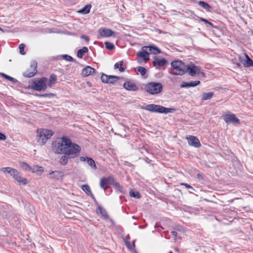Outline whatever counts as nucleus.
I'll list each match as a JSON object with an SVG mask.
<instances>
[{
  "label": "nucleus",
  "instance_id": "f257e3e1",
  "mask_svg": "<svg viewBox=\"0 0 253 253\" xmlns=\"http://www.w3.org/2000/svg\"><path fill=\"white\" fill-rule=\"evenodd\" d=\"M171 73L175 75H183L185 73L186 65L180 60H174L171 62Z\"/></svg>",
  "mask_w": 253,
  "mask_h": 253
},
{
  "label": "nucleus",
  "instance_id": "f03ea898",
  "mask_svg": "<svg viewBox=\"0 0 253 253\" xmlns=\"http://www.w3.org/2000/svg\"><path fill=\"white\" fill-rule=\"evenodd\" d=\"M38 133V141H41L42 145L44 144L47 140L51 138L53 135L54 132L51 129L45 128L38 129L37 130Z\"/></svg>",
  "mask_w": 253,
  "mask_h": 253
},
{
  "label": "nucleus",
  "instance_id": "7ed1b4c3",
  "mask_svg": "<svg viewBox=\"0 0 253 253\" xmlns=\"http://www.w3.org/2000/svg\"><path fill=\"white\" fill-rule=\"evenodd\" d=\"M145 90L151 94H157L163 90V85L160 83L151 82L145 86Z\"/></svg>",
  "mask_w": 253,
  "mask_h": 253
},
{
  "label": "nucleus",
  "instance_id": "20e7f679",
  "mask_svg": "<svg viewBox=\"0 0 253 253\" xmlns=\"http://www.w3.org/2000/svg\"><path fill=\"white\" fill-rule=\"evenodd\" d=\"M47 79L45 77L41 78L39 79H35L33 81V84L31 88L36 91L44 90L47 87Z\"/></svg>",
  "mask_w": 253,
  "mask_h": 253
},
{
  "label": "nucleus",
  "instance_id": "39448f33",
  "mask_svg": "<svg viewBox=\"0 0 253 253\" xmlns=\"http://www.w3.org/2000/svg\"><path fill=\"white\" fill-rule=\"evenodd\" d=\"M81 151V147L76 143H73L67 148L65 152L66 155H68L71 159L78 157Z\"/></svg>",
  "mask_w": 253,
  "mask_h": 253
},
{
  "label": "nucleus",
  "instance_id": "423d86ee",
  "mask_svg": "<svg viewBox=\"0 0 253 253\" xmlns=\"http://www.w3.org/2000/svg\"><path fill=\"white\" fill-rule=\"evenodd\" d=\"M114 177L112 176L103 177L100 179L99 185L104 191L110 187L114 182Z\"/></svg>",
  "mask_w": 253,
  "mask_h": 253
},
{
  "label": "nucleus",
  "instance_id": "0eeeda50",
  "mask_svg": "<svg viewBox=\"0 0 253 253\" xmlns=\"http://www.w3.org/2000/svg\"><path fill=\"white\" fill-rule=\"evenodd\" d=\"M185 73H188V74L192 77L195 76L196 74L199 75L200 74H202L203 75H204V73L201 71V69L199 67L194 64L186 66Z\"/></svg>",
  "mask_w": 253,
  "mask_h": 253
},
{
  "label": "nucleus",
  "instance_id": "6e6552de",
  "mask_svg": "<svg viewBox=\"0 0 253 253\" xmlns=\"http://www.w3.org/2000/svg\"><path fill=\"white\" fill-rule=\"evenodd\" d=\"M37 63L33 62L31 63L30 67L27 69L23 74V75L26 78L34 77L37 73Z\"/></svg>",
  "mask_w": 253,
  "mask_h": 253
},
{
  "label": "nucleus",
  "instance_id": "1a4fd4ad",
  "mask_svg": "<svg viewBox=\"0 0 253 253\" xmlns=\"http://www.w3.org/2000/svg\"><path fill=\"white\" fill-rule=\"evenodd\" d=\"M225 122L227 124L232 123L233 124L240 125L239 120L236 117L235 115L231 113H228L222 116Z\"/></svg>",
  "mask_w": 253,
  "mask_h": 253
},
{
  "label": "nucleus",
  "instance_id": "9d476101",
  "mask_svg": "<svg viewBox=\"0 0 253 253\" xmlns=\"http://www.w3.org/2000/svg\"><path fill=\"white\" fill-rule=\"evenodd\" d=\"M186 138L189 145L195 148H200L201 147V143L196 136L189 135Z\"/></svg>",
  "mask_w": 253,
  "mask_h": 253
},
{
  "label": "nucleus",
  "instance_id": "9b49d317",
  "mask_svg": "<svg viewBox=\"0 0 253 253\" xmlns=\"http://www.w3.org/2000/svg\"><path fill=\"white\" fill-rule=\"evenodd\" d=\"M49 174L50 178L57 180H62L65 175L64 171H51Z\"/></svg>",
  "mask_w": 253,
  "mask_h": 253
},
{
  "label": "nucleus",
  "instance_id": "f8f14e48",
  "mask_svg": "<svg viewBox=\"0 0 253 253\" xmlns=\"http://www.w3.org/2000/svg\"><path fill=\"white\" fill-rule=\"evenodd\" d=\"M98 32L100 37L103 38H108L113 36L115 34L114 32L112 30L105 28L99 29Z\"/></svg>",
  "mask_w": 253,
  "mask_h": 253
},
{
  "label": "nucleus",
  "instance_id": "ddd939ff",
  "mask_svg": "<svg viewBox=\"0 0 253 253\" xmlns=\"http://www.w3.org/2000/svg\"><path fill=\"white\" fill-rule=\"evenodd\" d=\"M163 234L166 239H170L172 237L175 242H176L178 239L181 240V237L178 236V234L175 231H171L170 232L169 231H166L164 232Z\"/></svg>",
  "mask_w": 253,
  "mask_h": 253
},
{
  "label": "nucleus",
  "instance_id": "4468645a",
  "mask_svg": "<svg viewBox=\"0 0 253 253\" xmlns=\"http://www.w3.org/2000/svg\"><path fill=\"white\" fill-rule=\"evenodd\" d=\"M175 111L174 108H166L163 106L156 105L155 108V112L159 113L168 114L169 113H173Z\"/></svg>",
  "mask_w": 253,
  "mask_h": 253
},
{
  "label": "nucleus",
  "instance_id": "2eb2a0df",
  "mask_svg": "<svg viewBox=\"0 0 253 253\" xmlns=\"http://www.w3.org/2000/svg\"><path fill=\"white\" fill-rule=\"evenodd\" d=\"M80 160L82 162H87V164L93 169H97V166L95 164V161L91 157L81 156Z\"/></svg>",
  "mask_w": 253,
  "mask_h": 253
},
{
  "label": "nucleus",
  "instance_id": "dca6fc26",
  "mask_svg": "<svg viewBox=\"0 0 253 253\" xmlns=\"http://www.w3.org/2000/svg\"><path fill=\"white\" fill-rule=\"evenodd\" d=\"M123 86L128 91H136L138 89L135 84L130 81H126L123 84Z\"/></svg>",
  "mask_w": 253,
  "mask_h": 253
},
{
  "label": "nucleus",
  "instance_id": "f3484780",
  "mask_svg": "<svg viewBox=\"0 0 253 253\" xmlns=\"http://www.w3.org/2000/svg\"><path fill=\"white\" fill-rule=\"evenodd\" d=\"M143 47L142 48V51H138L137 53V56L141 58L143 61L146 62L149 59V53L146 49H144Z\"/></svg>",
  "mask_w": 253,
  "mask_h": 253
},
{
  "label": "nucleus",
  "instance_id": "a211bd4d",
  "mask_svg": "<svg viewBox=\"0 0 253 253\" xmlns=\"http://www.w3.org/2000/svg\"><path fill=\"white\" fill-rule=\"evenodd\" d=\"M168 63V61L166 59L163 58L161 59H158V58L155 57L153 61V65L156 68L163 67Z\"/></svg>",
  "mask_w": 253,
  "mask_h": 253
},
{
  "label": "nucleus",
  "instance_id": "6ab92c4d",
  "mask_svg": "<svg viewBox=\"0 0 253 253\" xmlns=\"http://www.w3.org/2000/svg\"><path fill=\"white\" fill-rule=\"evenodd\" d=\"M15 181H16L19 185H26L28 183V180L27 178L25 177H22L21 176V174L19 171V172L15 175V176L13 178Z\"/></svg>",
  "mask_w": 253,
  "mask_h": 253
},
{
  "label": "nucleus",
  "instance_id": "aec40b11",
  "mask_svg": "<svg viewBox=\"0 0 253 253\" xmlns=\"http://www.w3.org/2000/svg\"><path fill=\"white\" fill-rule=\"evenodd\" d=\"M67 147L64 146V144L61 141L57 143V146L53 147L54 151L57 154H62L65 152Z\"/></svg>",
  "mask_w": 253,
  "mask_h": 253
},
{
  "label": "nucleus",
  "instance_id": "412c9836",
  "mask_svg": "<svg viewBox=\"0 0 253 253\" xmlns=\"http://www.w3.org/2000/svg\"><path fill=\"white\" fill-rule=\"evenodd\" d=\"M143 48H145L144 49H146L150 54H153L154 55H157L161 52V51L160 49L157 48L156 46L153 45H149V46H143Z\"/></svg>",
  "mask_w": 253,
  "mask_h": 253
},
{
  "label": "nucleus",
  "instance_id": "4be33fe9",
  "mask_svg": "<svg viewBox=\"0 0 253 253\" xmlns=\"http://www.w3.org/2000/svg\"><path fill=\"white\" fill-rule=\"evenodd\" d=\"M95 69L91 68L90 66H86L85 67L82 72V75L84 77H87L92 74L95 73Z\"/></svg>",
  "mask_w": 253,
  "mask_h": 253
},
{
  "label": "nucleus",
  "instance_id": "5701e85b",
  "mask_svg": "<svg viewBox=\"0 0 253 253\" xmlns=\"http://www.w3.org/2000/svg\"><path fill=\"white\" fill-rule=\"evenodd\" d=\"M115 189L118 191L119 192L124 194L126 193V190L124 188L120 185L119 182H117L115 179H114V182L112 185Z\"/></svg>",
  "mask_w": 253,
  "mask_h": 253
},
{
  "label": "nucleus",
  "instance_id": "b1692460",
  "mask_svg": "<svg viewBox=\"0 0 253 253\" xmlns=\"http://www.w3.org/2000/svg\"><path fill=\"white\" fill-rule=\"evenodd\" d=\"M199 81H196L191 82H183L180 85L181 87H193L200 84Z\"/></svg>",
  "mask_w": 253,
  "mask_h": 253
},
{
  "label": "nucleus",
  "instance_id": "393cba45",
  "mask_svg": "<svg viewBox=\"0 0 253 253\" xmlns=\"http://www.w3.org/2000/svg\"><path fill=\"white\" fill-rule=\"evenodd\" d=\"M99 211V213L101 214L102 217L105 220H108L109 218V215L107 213V211L104 209L103 208H102L100 206H99L97 207V211ZM96 212L97 214H98V212L97 211H96Z\"/></svg>",
  "mask_w": 253,
  "mask_h": 253
},
{
  "label": "nucleus",
  "instance_id": "a878e982",
  "mask_svg": "<svg viewBox=\"0 0 253 253\" xmlns=\"http://www.w3.org/2000/svg\"><path fill=\"white\" fill-rule=\"evenodd\" d=\"M30 171L37 173L39 175H41L43 171V168L42 166L35 165L32 167V169Z\"/></svg>",
  "mask_w": 253,
  "mask_h": 253
},
{
  "label": "nucleus",
  "instance_id": "bb28decb",
  "mask_svg": "<svg viewBox=\"0 0 253 253\" xmlns=\"http://www.w3.org/2000/svg\"><path fill=\"white\" fill-rule=\"evenodd\" d=\"M61 141L64 144L66 147L70 146L74 143L72 142V140L67 136H63L61 137Z\"/></svg>",
  "mask_w": 253,
  "mask_h": 253
},
{
  "label": "nucleus",
  "instance_id": "cd10ccee",
  "mask_svg": "<svg viewBox=\"0 0 253 253\" xmlns=\"http://www.w3.org/2000/svg\"><path fill=\"white\" fill-rule=\"evenodd\" d=\"M64 155L61 157L59 160V163L62 166H65L68 162V160L71 159L64 152Z\"/></svg>",
  "mask_w": 253,
  "mask_h": 253
},
{
  "label": "nucleus",
  "instance_id": "c85d7f7f",
  "mask_svg": "<svg viewBox=\"0 0 253 253\" xmlns=\"http://www.w3.org/2000/svg\"><path fill=\"white\" fill-rule=\"evenodd\" d=\"M198 3L200 6L206 10L207 11H211L212 8L207 2L204 1H199L198 2Z\"/></svg>",
  "mask_w": 253,
  "mask_h": 253
},
{
  "label": "nucleus",
  "instance_id": "c756f323",
  "mask_svg": "<svg viewBox=\"0 0 253 253\" xmlns=\"http://www.w3.org/2000/svg\"><path fill=\"white\" fill-rule=\"evenodd\" d=\"M246 60L243 63V65L246 67H250L253 66V61L250 57L247 54H245Z\"/></svg>",
  "mask_w": 253,
  "mask_h": 253
},
{
  "label": "nucleus",
  "instance_id": "7c9ffc66",
  "mask_svg": "<svg viewBox=\"0 0 253 253\" xmlns=\"http://www.w3.org/2000/svg\"><path fill=\"white\" fill-rule=\"evenodd\" d=\"M129 196L131 197L134 198L135 199H140L141 195L140 192L138 191H136L132 189H131L129 191Z\"/></svg>",
  "mask_w": 253,
  "mask_h": 253
},
{
  "label": "nucleus",
  "instance_id": "2f4dec72",
  "mask_svg": "<svg viewBox=\"0 0 253 253\" xmlns=\"http://www.w3.org/2000/svg\"><path fill=\"white\" fill-rule=\"evenodd\" d=\"M88 51V48L86 46L83 47L82 49H79L77 52V56L79 58H81L85 53Z\"/></svg>",
  "mask_w": 253,
  "mask_h": 253
},
{
  "label": "nucleus",
  "instance_id": "473e14b6",
  "mask_svg": "<svg viewBox=\"0 0 253 253\" xmlns=\"http://www.w3.org/2000/svg\"><path fill=\"white\" fill-rule=\"evenodd\" d=\"M213 92H205L203 93L202 95V100H207L210 99L213 96Z\"/></svg>",
  "mask_w": 253,
  "mask_h": 253
},
{
  "label": "nucleus",
  "instance_id": "72a5a7b5",
  "mask_svg": "<svg viewBox=\"0 0 253 253\" xmlns=\"http://www.w3.org/2000/svg\"><path fill=\"white\" fill-rule=\"evenodd\" d=\"M120 129L118 130V132H115V134L119 135L122 137H127V134L125 131V127H120Z\"/></svg>",
  "mask_w": 253,
  "mask_h": 253
},
{
  "label": "nucleus",
  "instance_id": "f704fd0d",
  "mask_svg": "<svg viewBox=\"0 0 253 253\" xmlns=\"http://www.w3.org/2000/svg\"><path fill=\"white\" fill-rule=\"evenodd\" d=\"M82 189L89 196L92 193L88 184H84L82 186Z\"/></svg>",
  "mask_w": 253,
  "mask_h": 253
},
{
  "label": "nucleus",
  "instance_id": "c9c22d12",
  "mask_svg": "<svg viewBox=\"0 0 253 253\" xmlns=\"http://www.w3.org/2000/svg\"><path fill=\"white\" fill-rule=\"evenodd\" d=\"M56 80L57 78L55 75L52 74L51 75H50L48 85L50 87L52 86L53 84H55Z\"/></svg>",
  "mask_w": 253,
  "mask_h": 253
},
{
  "label": "nucleus",
  "instance_id": "e433bc0d",
  "mask_svg": "<svg viewBox=\"0 0 253 253\" xmlns=\"http://www.w3.org/2000/svg\"><path fill=\"white\" fill-rule=\"evenodd\" d=\"M156 105L155 104H148L145 107L142 108L144 110H147L152 112H155V108Z\"/></svg>",
  "mask_w": 253,
  "mask_h": 253
},
{
  "label": "nucleus",
  "instance_id": "4c0bfd02",
  "mask_svg": "<svg viewBox=\"0 0 253 253\" xmlns=\"http://www.w3.org/2000/svg\"><path fill=\"white\" fill-rule=\"evenodd\" d=\"M20 167L25 170L31 171L32 167H31L27 163L23 162L20 164Z\"/></svg>",
  "mask_w": 253,
  "mask_h": 253
},
{
  "label": "nucleus",
  "instance_id": "58836bf2",
  "mask_svg": "<svg viewBox=\"0 0 253 253\" xmlns=\"http://www.w3.org/2000/svg\"><path fill=\"white\" fill-rule=\"evenodd\" d=\"M91 5L87 4L80 10V12L84 14H87L90 12Z\"/></svg>",
  "mask_w": 253,
  "mask_h": 253
},
{
  "label": "nucleus",
  "instance_id": "ea45409f",
  "mask_svg": "<svg viewBox=\"0 0 253 253\" xmlns=\"http://www.w3.org/2000/svg\"><path fill=\"white\" fill-rule=\"evenodd\" d=\"M111 79V78H114L113 76H108V75H105V74H103L101 76V80L102 81V82L103 83H108V79Z\"/></svg>",
  "mask_w": 253,
  "mask_h": 253
},
{
  "label": "nucleus",
  "instance_id": "a19ab883",
  "mask_svg": "<svg viewBox=\"0 0 253 253\" xmlns=\"http://www.w3.org/2000/svg\"><path fill=\"white\" fill-rule=\"evenodd\" d=\"M125 241V244L126 245V246L127 247V248L129 249V250H131L133 248H135V243H134V241L132 242V245H131L130 242L127 240H124Z\"/></svg>",
  "mask_w": 253,
  "mask_h": 253
},
{
  "label": "nucleus",
  "instance_id": "79ce46f5",
  "mask_svg": "<svg viewBox=\"0 0 253 253\" xmlns=\"http://www.w3.org/2000/svg\"><path fill=\"white\" fill-rule=\"evenodd\" d=\"M136 69L137 71L139 72L142 76H144L146 74V69L145 68L139 66L137 67Z\"/></svg>",
  "mask_w": 253,
  "mask_h": 253
},
{
  "label": "nucleus",
  "instance_id": "37998d69",
  "mask_svg": "<svg viewBox=\"0 0 253 253\" xmlns=\"http://www.w3.org/2000/svg\"><path fill=\"white\" fill-rule=\"evenodd\" d=\"M1 170L4 172L5 174H9V172H11V170L13 171H14L13 170V168H10V167H5V168H2L1 169Z\"/></svg>",
  "mask_w": 253,
  "mask_h": 253
},
{
  "label": "nucleus",
  "instance_id": "c03bdc74",
  "mask_svg": "<svg viewBox=\"0 0 253 253\" xmlns=\"http://www.w3.org/2000/svg\"><path fill=\"white\" fill-rule=\"evenodd\" d=\"M25 47V44L24 43H21L19 46V52L22 55H25V52L24 51V48Z\"/></svg>",
  "mask_w": 253,
  "mask_h": 253
},
{
  "label": "nucleus",
  "instance_id": "a18cd8bd",
  "mask_svg": "<svg viewBox=\"0 0 253 253\" xmlns=\"http://www.w3.org/2000/svg\"><path fill=\"white\" fill-rule=\"evenodd\" d=\"M105 44L106 48L109 50H112L115 47L114 45L109 42H105Z\"/></svg>",
  "mask_w": 253,
  "mask_h": 253
},
{
  "label": "nucleus",
  "instance_id": "49530a36",
  "mask_svg": "<svg viewBox=\"0 0 253 253\" xmlns=\"http://www.w3.org/2000/svg\"><path fill=\"white\" fill-rule=\"evenodd\" d=\"M113 77L114 78H111L108 79V82L107 84H114L115 83H116L119 79V77H117V76H113Z\"/></svg>",
  "mask_w": 253,
  "mask_h": 253
},
{
  "label": "nucleus",
  "instance_id": "de8ad7c7",
  "mask_svg": "<svg viewBox=\"0 0 253 253\" xmlns=\"http://www.w3.org/2000/svg\"><path fill=\"white\" fill-rule=\"evenodd\" d=\"M150 149H148V148H146V147L145 146H143L142 147H140V148H139V151L141 153H142V154H143V153H144V151H146V152H147V153H150Z\"/></svg>",
  "mask_w": 253,
  "mask_h": 253
},
{
  "label": "nucleus",
  "instance_id": "09e8293b",
  "mask_svg": "<svg viewBox=\"0 0 253 253\" xmlns=\"http://www.w3.org/2000/svg\"><path fill=\"white\" fill-rule=\"evenodd\" d=\"M0 75L4 78L5 79L8 80V81H13V80H14V79L10 77V76H9L6 74H5L4 73H0Z\"/></svg>",
  "mask_w": 253,
  "mask_h": 253
},
{
  "label": "nucleus",
  "instance_id": "8fccbe9b",
  "mask_svg": "<svg viewBox=\"0 0 253 253\" xmlns=\"http://www.w3.org/2000/svg\"><path fill=\"white\" fill-rule=\"evenodd\" d=\"M200 20L201 21H202V22H204L206 24H208L209 25H210L211 27H213L214 26L213 25L212 23H211V22H209L207 19H205L204 18H202V17H200Z\"/></svg>",
  "mask_w": 253,
  "mask_h": 253
},
{
  "label": "nucleus",
  "instance_id": "3c124183",
  "mask_svg": "<svg viewBox=\"0 0 253 253\" xmlns=\"http://www.w3.org/2000/svg\"><path fill=\"white\" fill-rule=\"evenodd\" d=\"M119 70L121 72H123L125 70V68L123 67L124 65L123 61H120L119 62Z\"/></svg>",
  "mask_w": 253,
  "mask_h": 253
},
{
  "label": "nucleus",
  "instance_id": "603ef678",
  "mask_svg": "<svg viewBox=\"0 0 253 253\" xmlns=\"http://www.w3.org/2000/svg\"><path fill=\"white\" fill-rule=\"evenodd\" d=\"M14 171L11 170V172H9V174L13 178H14L15 175L19 172L18 170L16 169H13Z\"/></svg>",
  "mask_w": 253,
  "mask_h": 253
},
{
  "label": "nucleus",
  "instance_id": "864d4df0",
  "mask_svg": "<svg viewBox=\"0 0 253 253\" xmlns=\"http://www.w3.org/2000/svg\"><path fill=\"white\" fill-rule=\"evenodd\" d=\"M180 185L184 186L187 189H190L194 190L193 187H192L190 185L188 184V183H181Z\"/></svg>",
  "mask_w": 253,
  "mask_h": 253
},
{
  "label": "nucleus",
  "instance_id": "5fc2aeb1",
  "mask_svg": "<svg viewBox=\"0 0 253 253\" xmlns=\"http://www.w3.org/2000/svg\"><path fill=\"white\" fill-rule=\"evenodd\" d=\"M6 139V135L4 133L0 132V141H4Z\"/></svg>",
  "mask_w": 253,
  "mask_h": 253
},
{
  "label": "nucleus",
  "instance_id": "6e6d98bb",
  "mask_svg": "<svg viewBox=\"0 0 253 253\" xmlns=\"http://www.w3.org/2000/svg\"><path fill=\"white\" fill-rule=\"evenodd\" d=\"M130 128H132V127H125V131L127 134V137L130 135V132L131 131Z\"/></svg>",
  "mask_w": 253,
  "mask_h": 253
},
{
  "label": "nucleus",
  "instance_id": "4d7b16f0",
  "mask_svg": "<svg viewBox=\"0 0 253 253\" xmlns=\"http://www.w3.org/2000/svg\"><path fill=\"white\" fill-rule=\"evenodd\" d=\"M196 177H197V178L199 180H204V177L203 176V175L201 173H197V175H196Z\"/></svg>",
  "mask_w": 253,
  "mask_h": 253
},
{
  "label": "nucleus",
  "instance_id": "13d9d810",
  "mask_svg": "<svg viewBox=\"0 0 253 253\" xmlns=\"http://www.w3.org/2000/svg\"><path fill=\"white\" fill-rule=\"evenodd\" d=\"M54 95L52 94V93H44V94H41V95H40L39 96L40 97H50V96H53Z\"/></svg>",
  "mask_w": 253,
  "mask_h": 253
},
{
  "label": "nucleus",
  "instance_id": "bf43d9fd",
  "mask_svg": "<svg viewBox=\"0 0 253 253\" xmlns=\"http://www.w3.org/2000/svg\"><path fill=\"white\" fill-rule=\"evenodd\" d=\"M64 57L67 61H72L73 60V58L69 55H65Z\"/></svg>",
  "mask_w": 253,
  "mask_h": 253
},
{
  "label": "nucleus",
  "instance_id": "052dcab7",
  "mask_svg": "<svg viewBox=\"0 0 253 253\" xmlns=\"http://www.w3.org/2000/svg\"><path fill=\"white\" fill-rule=\"evenodd\" d=\"M143 160L146 162L148 164H150L151 160H150L148 157H145V158H143Z\"/></svg>",
  "mask_w": 253,
  "mask_h": 253
},
{
  "label": "nucleus",
  "instance_id": "680f3d73",
  "mask_svg": "<svg viewBox=\"0 0 253 253\" xmlns=\"http://www.w3.org/2000/svg\"><path fill=\"white\" fill-rule=\"evenodd\" d=\"M81 39H84L86 42H88L89 40V37L86 36L82 35V36H81Z\"/></svg>",
  "mask_w": 253,
  "mask_h": 253
},
{
  "label": "nucleus",
  "instance_id": "e2e57ef3",
  "mask_svg": "<svg viewBox=\"0 0 253 253\" xmlns=\"http://www.w3.org/2000/svg\"><path fill=\"white\" fill-rule=\"evenodd\" d=\"M89 196H90L91 198V199L93 200V201H95L96 198H95L94 196L93 195V194L92 193L91 195H90Z\"/></svg>",
  "mask_w": 253,
  "mask_h": 253
},
{
  "label": "nucleus",
  "instance_id": "0e129e2a",
  "mask_svg": "<svg viewBox=\"0 0 253 253\" xmlns=\"http://www.w3.org/2000/svg\"><path fill=\"white\" fill-rule=\"evenodd\" d=\"M115 69H118L119 68V63H116L114 65Z\"/></svg>",
  "mask_w": 253,
  "mask_h": 253
},
{
  "label": "nucleus",
  "instance_id": "69168bd1",
  "mask_svg": "<svg viewBox=\"0 0 253 253\" xmlns=\"http://www.w3.org/2000/svg\"><path fill=\"white\" fill-rule=\"evenodd\" d=\"M204 200L206 201H208V202H212V201L211 200H208L207 199H204Z\"/></svg>",
  "mask_w": 253,
  "mask_h": 253
},
{
  "label": "nucleus",
  "instance_id": "338daca9",
  "mask_svg": "<svg viewBox=\"0 0 253 253\" xmlns=\"http://www.w3.org/2000/svg\"><path fill=\"white\" fill-rule=\"evenodd\" d=\"M130 239V237L129 236V235H128L126 237V240H129Z\"/></svg>",
  "mask_w": 253,
  "mask_h": 253
},
{
  "label": "nucleus",
  "instance_id": "774afa93",
  "mask_svg": "<svg viewBox=\"0 0 253 253\" xmlns=\"http://www.w3.org/2000/svg\"><path fill=\"white\" fill-rule=\"evenodd\" d=\"M94 203L96 204V205H98V203L97 202L96 199L95 200V201H94Z\"/></svg>",
  "mask_w": 253,
  "mask_h": 253
}]
</instances>
